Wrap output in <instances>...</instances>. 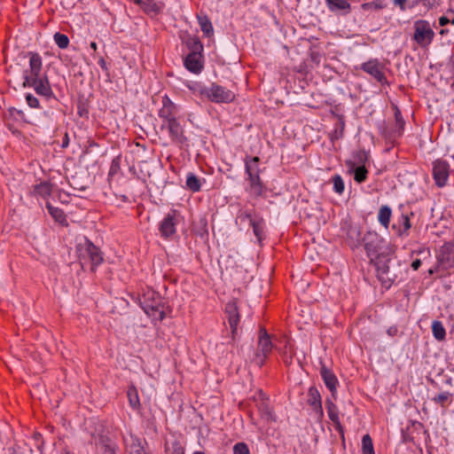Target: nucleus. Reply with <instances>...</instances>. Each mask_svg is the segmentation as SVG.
Masks as SVG:
<instances>
[{
    "label": "nucleus",
    "instance_id": "obj_42",
    "mask_svg": "<svg viewBox=\"0 0 454 454\" xmlns=\"http://www.w3.org/2000/svg\"><path fill=\"white\" fill-rule=\"evenodd\" d=\"M414 4L421 5L426 11H431L441 5V0H415Z\"/></svg>",
    "mask_w": 454,
    "mask_h": 454
},
{
    "label": "nucleus",
    "instance_id": "obj_35",
    "mask_svg": "<svg viewBox=\"0 0 454 454\" xmlns=\"http://www.w3.org/2000/svg\"><path fill=\"white\" fill-rule=\"evenodd\" d=\"M46 207L49 214L54 218L56 222L62 224L67 223L66 215L62 209L53 207L50 202L46 203Z\"/></svg>",
    "mask_w": 454,
    "mask_h": 454
},
{
    "label": "nucleus",
    "instance_id": "obj_36",
    "mask_svg": "<svg viewBox=\"0 0 454 454\" xmlns=\"http://www.w3.org/2000/svg\"><path fill=\"white\" fill-rule=\"evenodd\" d=\"M33 193L42 198H46L51 193V184L49 182H42L34 186Z\"/></svg>",
    "mask_w": 454,
    "mask_h": 454
},
{
    "label": "nucleus",
    "instance_id": "obj_8",
    "mask_svg": "<svg viewBox=\"0 0 454 454\" xmlns=\"http://www.w3.org/2000/svg\"><path fill=\"white\" fill-rule=\"evenodd\" d=\"M400 214L395 217L392 224V230L398 237H408L412 224L411 217L414 216V213L408 207H399Z\"/></svg>",
    "mask_w": 454,
    "mask_h": 454
},
{
    "label": "nucleus",
    "instance_id": "obj_18",
    "mask_svg": "<svg viewBox=\"0 0 454 454\" xmlns=\"http://www.w3.org/2000/svg\"><path fill=\"white\" fill-rule=\"evenodd\" d=\"M437 261L440 265L445 268L451 267L454 263V243L447 242L441 247L437 254Z\"/></svg>",
    "mask_w": 454,
    "mask_h": 454
},
{
    "label": "nucleus",
    "instance_id": "obj_40",
    "mask_svg": "<svg viewBox=\"0 0 454 454\" xmlns=\"http://www.w3.org/2000/svg\"><path fill=\"white\" fill-rule=\"evenodd\" d=\"M326 2L331 11H343L350 7L347 0H326Z\"/></svg>",
    "mask_w": 454,
    "mask_h": 454
},
{
    "label": "nucleus",
    "instance_id": "obj_39",
    "mask_svg": "<svg viewBox=\"0 0 454 454\" xmlns=\"http://www.w3.org/2000/svg\"><path fill=\"white\" fill-rule=\"evenodd\" d=\"M345 129V121L343 116L339 117V121L335 124L334 130L331 133L330 138L332 141L338 140L343 137Z\"/></svg>",
    "mask_w": 454,
    "mask_h": 454
},
{
    "label": "nucleus",
    "instance_id": "obj_34",
    "mask_svg": "<svg viewBox=\"0 0 454 454\" xmlns=\"http://www.w3.org/2000/svg\"><path fill=\"white\" fill-rule=\"evenodd\" d=\"M165 451L167 454H184V448L178 440L174 439L166 442Z\"/></svg>",
    "mask_w": 454,
    "mask_h": 454
},
{
    "label": "nucleus",
    "instance_id": "obj_41",
    "mask_svg": "<svg viewBox=\"0 0 454 454\" xmlns=\"http://www.w3.org/2000/svg\"><path fill=\"white\" fill-rule=\"evenodd\" d=\"M362 453L375 454L372 440L369 434H364L362 438Z\"/></svg>",
    "mask_w": 454,
    "mask_h": 454
},
{
    "label": "nucleus",
    "instance_id": "obj_43",
    "mask_svg": "<svg viewBox=\"0 0 454 454\" xmlns=\"http://www.w3.org/2000/svg\"><path fill=\"white\" fill-rule=\"evenodd\" d=\"M387 6L386 0H373L369 3H364L362 4V9L364 11L367 10H381Z\"/></svg>",
    "mask_w": 454,
    "mask_h": 454
},
{
    "label": "nucleus",
    "instance_id": "obj_22",
    "mask_svg": "<svg viewBox=\"0 0 454 454\" xmlns=\"http://www.w3.org/2000/svg\"><path fill=\"white\" fill-rule=\"evenodd\" d=\"M202 58V54H188L184 59V65L188 71L200 74L203 69Z\"/></svg>",
    "mask_w": 454,
    "mask_h": 454
},
{
    "label": "nucleus",
    "instance_id": "obj_57",
    "mask_svg": "<svg viewBox=\"0 0 454 454\" xmlns=\"http://www.w3.org/2000/svg\"><path fill=\"white\" fill-rule=\"evenodd\" d=\"M397 328L395 326H391L387 329V333L389 336H395L397 334Z\"/></svg>",
    "mask_w": 454,
    "mask_h": 454
},
{
    "label": "nucleus",
    "instance_id": "obj_13",
    "mask_svg": "<svg viewBox=\"0 0 454 454\" xmlns=\"http://www.w3.org/2000/svg\"><path fill=\"white\" fill-rule=\"evenodd\" d=\"M307 403L312 408L317 420L321 422L324 419L322 398L318 389L315 386H311L308 390Z\"/></svg>",
    "mask_w": 454,
    "mask_h": 454
},
{
    "label": "nucleus",
    "instance_id": "obj_21",
    "mask_svg": "<svg viewBox=\"0 0 454 454\" xmlns=\"http://www.w3.org/2000/svg\"><path fill=\"white\" fill-rule=\"evenodd\" d=\"M176 210L168 213L160 224V231L162 237L168 238L176 232Z\"/></svg>",
    "mask_w": 454,
    "mask_h": 454
},
{
    "label": "nucleus",
    "instance_id": "obj_59",
    "mask_svg": "<svg viewBox=\"0 0 454 454\" xmlns=\"http://www.w3.org/2000/svg\"><path fill=\"white\" fill-rule=\"evenodd\" d=\"M68 144H69V138H68V136L67 134L65 135L63 140H62V147L63 148H66L68 146Z\"/></svg>",
    "mask_w": 454,
    "mask_h": 454
},
{
    "label": "nucleus",
    "instance_id": "obj_27",
    "mask_svg": "<svg viewBox=\"0 0 454 454\" xmlns=\"http://www.w3.org/2000/svg\"><path fill=\"white\" fill-rule=\"evenodd\" d=\"M260 395L262 396V399L257 403V408L262 418L268 421L275 420L272 410L270 406L269 399L265 398L262 392L260 393Z\"/></svg>",
    "mask_w": 454,
    "mask_h": 454
},
{
    "label": "nucleus",
    "instance_id": "obj_28",
    "mask_svg": "<svg viewBox=\"0 0 454 454\" xmlns=\"http://www.w3.org/2000/svg\"><path fill=\"white\" fill-rule=\"evenodd\" d=\"M146 13L157 14L160 11V5L155 0H135Z\"/></svg>",
    "mask_w": 454,
    "mask_h": 454
},
{
    "label": "nucleus",
    "instance_id": "obj_31",
    "mask_svg": "<svg viewBox=\"0 0 454 454\" xmlns=\"http://www.w3.org/2000/svg\"><path fill=\"white\" fill-rule=\"evenodd\" d=\"M392 215L391 207L387 205H383L380 207L378 213V220L380 223L384 226L386 229L388 228L390 223V219Z\"/></svg>",
    "mask_w": 454,
    "mask_h": 454
},
{
    "label": "nucleus",
    "instance_id": "obj_47",
    "mask_svg": "<svg viewBox=\"0 0 454 454\" xmlns=\"http://www.w3.org/2000/svg\"><path fill=\"white\" fill-rule=\"evenodd\" d=\"M356 164H359V166H364L365 162L368 160V153L364 150L357 151L355 155Z\"/></svg>",
    "mask_w": 454,
    "mask_h": 454
},
{
    "label": "nucleus",
    "instance_id": "obj_10",
    "mask_svg": "<svg viewBox=\"0 0 454 454\" xmlns=\"http://www.w3.org/2000/svg\"><path fill=\"white\" fill-rule=\"evenodd\" d=\"M432 174L436 186L443 187L446 185L450 176V164L447 160L437 159L432 163Z\"/></svg>",
    "mask_w": 454,
    "mask_h": 454
},
{
    "label": "nucleus",
    "instance_id": "obj_15",
    "mask_svg": "<svg viewBox=\"0 0 454 454\" xmlns=\"http://www.w3.org/2000/svg\"><path fill=\"white\" fill-rule=\"evenodd\" d=\"M320 375L325 387L329 389L332 394V397L336 399L337 394V386L339 385V380L333 371L326 367L325 364H321L320 368Z\"/></svg>",
    "mask_w": 454,
    "mask_h": 454
},
{
    "label": "nucleus",
    "instance_id": "obj_30",
    "mask_svg": "<svg viewBox=\"0 0 454 454\" xmlns=\"http://www.w3.org/2000/svg\"><path fill=\"white\" fill-rule=\"evenodd\" d=\"M186 46L189 49V54H202L203 44L197 36H188L185 41Z\"/></svg>",
    "mask_w": 454,
    "mask_h": 454
},
{
    "label": "nucleus",
    "instance_id": "obj_24",
    "mask_svg": "<svg viewBox=\"0 0 454 454\" xmlns=\"http://www.w3.org/2000/svg\"><path fill=\"white\" fill-rule=\"evenodd\" d=\"M347 242L352 248H357L363 244L361 229L358 225H349L347 231Z\"/></svg>",
    "mask_w": 454,
    "mask_h": 454
},
{
    "label": "nucleus",
    "instance_id": "obj_11",
    "mask_svg": "<svg viewBox=\"0 0 454 454\" xmlns=\"http://www.w3.org/2000/svg\"><path fill=\"white\" fill-rule=\"evenodd\" d=\"M162 129L167 128L168 130L169 137L171 140L181 145H187V137L184 134V129L177 119H171L168 122H163Z\"/></svg>",
    "mask_w": 454,
    "mask_h": 454
},
{
    "label": "nucleus",
    "instance_id": "obj_44",
    "mask_svg": "<svg viewBox=\"0 0 454 454\" xmlns=\"http://www.w3.org/2000/svg\"><path fill=\"white\" fill-rule=\"evenodd\" d=\"M55 43L60 49H67L69 44V38L67 35L57 32L53 35Z\"/></svg>",
    "mask_w": 454,
    "mask_h": 454
},
{
    "label": "nucleus",
    "instance_id": "obj_25",
    "mask_svg": "<svg viewBox=\"0 0 454 454\" xmlns=\"http://www.w3.org/2000/svg\"><path fill=\"white\" fill-rule=\"evenodd\" d=\"M346 165L348 167V172L353 174L354 180L357 184H362L367 179L368 170L365 166H356V162L352 160H347Z\"/></svg>",
    "mask_w": 454,
    "mask_h": 454
},
{
    "label": "nucleus",
    "instance_id": "obj_61",
    "mask_svg": "<svg viewBox=\"0 0 454 454\" xmlns=\"http://www.w3.org/2000/svg\"><path fill=\"white\" fill-rule=\"evenodd\" d=\"M451 71L453 72L454 74V56L451 58Z\"/></svg>",
    "mask_w": 454,
    "mask_h": 454
},
{
    "label": "nucleus",
    "instance_id": "obj_46",
    "mask_svg": "<svg viewBox=\"0 0 454 454\" xmlns=\"http://www.w3.org/2000/svg\"><path fill=\"white\" fill-rule=\"evenodd\" d=\"M332 181L333 184V191L338 194H341L345 188L342 177L340 175H334Z\"/></svg>",
    "mask_w": 454,
    "mask_h": 454
},
{
    "label": "nucleus",
    "instance_id": "obj_2",
    "mask_svg": "<svg viewBox=\"0 0 454 454\" xmlns=\"http://www.w3.org/2000/svg\"><path fill=\"white\" fill-rule=\"evenodd\" d=\"M76 253L82 267L90 264L91 271H95L96 268L104 262L100 248L87 238L76 246Z\"/></svg>",
    "mask_w": 454,
    "mask_h": 454
},
{
    "label": "nucleus",
    "instance_id": "obj_4",
    "mask_svg": "<svg viewBox=\"0 0 454 454\" xmlns=\"http://www.w3.org/2000/svg\"><path fill=\"white\" fill-rule=\"evenodd\" d=\"M164 304L161 296L153 291L145 293L140 301L141 308L145 313L158 321H162L166 317Z\"/></svg>",
    "mask_w": 454,
    "mask_h": 454
},
{
    "label": "nucleus",
    "instance_id": "obj_3",
    "mask_svg": "<svg viewBox=\"0 0 454 454\" xmlns=\"http://www.w3.org/2000/svg\"><path fill=\"white\" fill-rule=\"evenodd\" d=\"M363 245L372 262L383 260L382 255L387 249V245L386 240L376 231H367L363 237Z\"/></svg>",
    "mask_w": 454,
    "mask_h": 454
},
{
    "label": "nucleus",
    "instance_id": "obj_29",
    "mask_svg": "<svg viewBox=\"0 0 454 454\" xmlns=\"http://www.w3.org/2000/svg\"><path fill=\"white\" fill-rule=\"evenodd\" d=\"M197 18L199 25L204 35H206L207 37L212 36L214 34V28L209 18L205 14H200L197 16Z\"/></svg>",
    "mask_w": 454,
    "mask_h": 454
},
{
    "label": "nucleus",
    "instance_id": "obj_5",
    "mask_svg": "<svg viewBox=\"0 0 454 454\" xmlns=\"http://www.w3.org/2000/svg\"><path fill=\"white\" fill-rule=\"evenodd\" d=\"M237 220L241 223L248 222L253 232L261 244L265 238V221L263 217L253 209H240L238 213Z\"/></svg>",
    "mask_w": 454,
    "mask_h": 454
},
{
    "label": "nucleus",
    "instance_id": "obj_9",
    "mask_svg": "<svg viewBox=\"0 0 454 454\" xmlns=\"http://www.w3.org/2000/svg\"><path fill=\"white\" fill-rule=\"evenodd\" d=\"M434 37V32L427 20H419L414 22L413 40L421 47L429 45Z\"/></svg>",
    "mask_w": 454,
    "mask_h": 454
},
{
    "label": "nucleus",
    "instance_id": "obj_51",
    "mask_svg": "<svg viewBox=\"0 0 454 454\" xmlns=\"http://www.w3.org/2000/svg\"><path fill=\"white\" fill-rule=\"evenodd\" d=\"M26 101H27V104L31 108H40V102H39L38 98L36 97H35L33 94L27 93L26 94Z\"/></svg>",
    "mask_w": 454,
    "mask_h": 454
},
{
    "label": "nucleus",
    "instance_id": "obj_19",
    "mask_svg": "<svg viewBox=\"0 0 454 454\" xmlns=\"http://www.w3.org/2000/svg\"><path fill=\"white\" fill-rule=\"evenodd\" d=\"M98 454H117V446L105 434H98L95 439Z\"/></svg>",
    "mask_w": 454,
    "mask_h": 454
},
{
    "label": "nucleus",
    "instance_id": "obj_37",
    "mask_svg": "<svg viewBox=\"0 0 454 454\" xmlns=\"http://www.w3.org/2000/svg\"><path fill=\"white\" fill-rule=\"evenodd\" d=\"M432 333L435 340L442 341L446 337L445 328L441 321H434L432 324Z\"/></svg>",
    "mask_w": 454,
    "mask_h": 454
},
{
    "label": "nucleus",
    "instance_id": "obj_20",
    "mask_svg": "<svg viewBox=\"0 0 454 454\" xmlns=\"http://www.w3.org/2000/svg\"><path fill=\"white\" fill-rule=\"evenodd\" d=\"M177 112L176 106L171 99L165 96L162 98V107L159 111V116L163 120V122H168L171 119H176V114Z\"/></svg>",
    "mask_w": 454,
    "mask_h": 454
},
{
    "label": "nucleus",
    "instance_id": "obj_64",
    "mask_svg": "<svg viewBox=\"0 0 454 454\" xmlns=\"http://www.w3.org/2000/svg\"><path fill=\"white\" fill-rule=\"evenodd\" d=\"M193 454H205V453L202 451H195Z\"/></svg>",
    "mask_w": 454,
    "mask_h": 454
},
{
    "label": "nucleus",
    "instance_id": "obj_49",
    "mask_svg": "<svg viewBox=\"0 0 454 454\" xmlns=\"http://www.w3.org/2000/svg\"><path fill=\"white\" fill-rule=\"evenodd\" d=\"M233 454H250L248 446L245 442H238L233 446Z\"/></svg>",
    "mask_w": 454,
    "mask_h": 454
},
{
    "label": "nucleus",
    "instance_id": "obj_33",
    "mask_svg": "<svg viewBox=\"0 0 454 454\" xmlns=\"http://www.w3.org/2000/svg\"><path fill=\"white\" fill-rule=\"evenodd\" d=\"M129 403L134 411H138L141 407L138 392L135 386H130L127 391Z\"/></svg>",
    "mask_w": 454,
    "mask_h": 454
},
{
    "label": "nucleus",
    "instance_id": "obj_52",
    "mask_svg": "<svg viewBox=\"0 0 454 454\" xmlns=\"http://www.w3.org/2000/svg\"><path fill=\"white\" fill-rule=\"evenodd\" d=\"M120 170V160L119 158H114L110 166L109 176L115 175Z\"/></svg>",
    "mask_w": 454,
    "mask_h": 454
},
{
    "label": "nucleus",
    "instance_id": "obj_14",
    "mask_svg": "<svg viewBox=\"0 0 454 454\" xmlns=\"http://www.w3.org/2000/svg\"><path fill=\"white\" fill-rule=\"evenodd\" d=\"M361 69L372 75L377 82L381 84L387 83V77L383 73V67L378 59H370L361 65Z\"/></svg>",
    "mask_w": 454,
    "mask_h": 454
},
{
    "label": "nucleus",
    "instance_id": "obj_6",
    "mask_svg": "<svg viewBox=\"0 0 454 454\" xmlns=\"http://www.w3.org/2000/svg\"><path fill=\"white\" fill-rule=\"evenodd\" d=\"M199 93L200 96L207 98L214 103H231L235 98V94L231 90L216 84L212 83L210 87L200 86Z\"/></svg>",
    "mask_w": 454,
    "mask_h": 454
},
{
    "label": "nucleus",
    "instance_id": "obj_53",
    "mask_svg": "<svg viewBox=\"0 0 454 454\" xmlns=\"http://www.w3.org/2000/svg\"><path fill=\"white\" fill-rule=\"evenodd\" d=\"M395 122L404 121V120L402 116L401 111L399 110V108L397 106L395 107Z\"/></svg>",
    "mask_w": 454,
    "mask_h": 454
},
{
    "label": "nucleus",
    "instance_id": "obj_23",
    "mask_svg": "<svg viewBox=\"0 0 454 454\" xmlns=\"http://www.w3.org/2000/svg\"><path fill=\"white\" fill-rule=\"evenodd\" d=\"M325 407L327 414L331 421L333 423L335 429L343 435V427L339 418V410L337 405L331 398L325 399Z\"/></svg>",
    "mask_w": 454,
    "mask_h": 454
},
{
    "label": "nucleus",
    "instance_id": "obj_1",
    "mask_svg": "<svg viewBox=\"0 0 454 454\" xmlns=\"http://www.w3.org/2000/svg\"><path fill=\"white\" fill-rule=\"evenodd\" d=\"M28 58V67L23 71L24 88H33L35 92L43 97L46 100L58 102L45 72H43V59L38 52H27Z\"/></svg>",
    "mask_w": 454,
    "mask_h": 454
},
{
    "label": "nucleus",
    "instance_id": "obj_50",
    "mask_svg": "<svg viewBox=\"0 0 454 454\" xmlns=\"http://www.w3.org/2000/svg\"><path fill=\"white\" fill-rule=\"evenodd\" d=\"M69 185L74 190L84 192L87 189V185L81 184L76 176H72L71 179L68 181Z\"/></svg>",
    "mask_w": 454,
    "mask_h": 454
},
{
    "label": "nucleus",
    "instance_id": "obj_16",
    "mask_svg": "<svg viewBox=\"0 0 454 454\" xmlns=\"http://www.w3.org/2000/svg\"><path fill=\"white\" fill-rule=\"evenodd\" d=\"M249 186L246 189L253 198L263 197L266 194L267 187L262 183L260 175L247 176Z\"/></svg>",
    "mask_w": 454,
    "mask_h": 454
},
{
    "label": "nucleus",
    "instance_id": "obj_62",
    "mask_svg": "<svg viewBox=\"0 0 454 454\" xmlns=\"http://www.w3.org/2000/svg\"><path fill=\"white\" fill-rule=\"evenodd\" d=\"M121 200H122V201H127V200H128V198H127V196H126V195H122V196H121Z\"/></svg>",
    "mask_w": 454,
    "mask_h": 454
},
{
    "label": "nucleus",
    "instance_id": "obj_55",
    "mask_svg": "<svg viewBox=\"0 0 454 454\" xmlns=\"http://www.w3.org/2000/svg\"><path fill=\"white\" fill-rule=\"evenodd\" d=\"M411 266L413 270H418L421 266V261L419 259H416L411 262Z\"/></svg>",
    "mask_w": 454,
    "mask_h": 454
},
{
    "label": "nucleus",
    "instance_id": "obj_48",
    "mask_svg": "<svg viewBox=\"0 0 454 454\" xmlns=\"http://www.w3.org/2000/svg\"><path fill=\"white\" fill-rule=\"evenodd\" d=\"M130 454H150L139 441L133 442L130 446Z\"/></svg>",
    "mask_w": 454,
    "mask_h": 454
},
{
    "label": "nucleus",
    "instance_id": "obj_54",
    "mask_svg": "<svg viewBox=\"0 0 454 454\" xmlns=\"http://www.w3.org/2000/svg\"><path fill=\"white\" fill-rule=\"evenodd\" d=\"M407 0H394V4L400 7L402 11L405 10V3Z\"/></svg>",
    "mask_w": 454,
    "mask_h": 454
},
{
    "label": "nucleus",
    "instance_id": "obj_38",
    "mask_svg": "<svg viewBox=\"0 0 454 454\" xmlns=\"http://www.w3.org/2000/svg\"><path fill=\"white\" fill-rule=\"evenodd\" d=\"M186 187L193 192L200 191V179L193 173H188L186 177Z\"/></svg>",
    "mask_w": 454,
    "mask_h": 454
},
{
    "label": "nucleus",
    "instance_id": "obj_56",
    "mask_svg": "<svg viewBox=\"0 0 454 454\" xmlns=\"http://www.w3.org/2000/svg\"><path fill=\"white\" fill-rule=\"evenodd\" d=\"M449 23H450V20L445 16H442L439 19V24L442 27H444V26L448 25Z\"/></svg>",
    "mask_w": 454,
    "mask_h": 454
},
{
    "label": "nucleus",
    "instance_id": "obj_7",
    "mask_svg": "<svg viewBox=\"0 0 454 454\" xmlns=\"http://www.w3.org/2000/svg\"><path fill=\"white\" fill-rule=\"evenodd\" d=\"M272 348L273 344L270 334L267 333L265 328L261 327L259 330L257 349L253 360L254 363L259 367H262L271 353Z\"/></svg>",
    "mask_w": 454,
    "mask_h": 454
},
{
    "label": "nucleus",
    "instance_id": "obj_60",
    "mask_svg": "<svg viewBox=\"0 0 454 454\" xmlns=\"http://www.w3.org/2000/svg\"><path fill=\"white\" fill-rule=\"evenodd\" d=\"M90 47L94 51H97V49H98L97 43H96L95 42H91V43H90Z\"/></svg>",
    "mask_w": 454,
    "mask_h": 454
},
{
    "label": "nucleus",
    "instance_id": "obj_32",
    "mask_svg": "<svg viewBox=\"0 0 454 454\" xmlns=\"http://www.w3.org/2000/svg\"><path fill=\"white\" fill-rule=\"evenodd\" d=\"M453 394L449 391L441 392L431 398V401L442 408H447L451 402Z\"/></svg>",
    "mask_w": 454,
    "mask_h": 454
},
{
    "label": "nucleus",
    "instance_id": "obj_58",
    "mask_svg": "<svg viewBox=\"0 0 454 454\" xmlns=\"http://www.w3.org/2000/svg\"><path fill=\"white\" fill-rule=\"evenodd\" d=\"M98 65L100 66V67L104 70H107V66H106V60L104 59V58H100L99 60H98Z\"/></svg>",
    "mask_w": 454,
    "mask_h": 454
},
{
    "label": "nucleus",
    "instance_id": "obj_17",
    "mask_svg": "<svg viewBox=\"0 0 454 454\" xmlns=\"http://www.w3.org/2000/svg\"><path fill=\"white\" fill-rule=\"evenodd\" d=\"M225 313L227 315V319L231 330V333L232 335H235L240 319L237 301L235 300L230 301L225 305Z\"/></svg>",
    "mask_w": 454,
    "mask_h": 454
},
{
    "label": "nucleus",
    "instance_id": "obj_12",
    "mask_svg": "<svg viewBox=\"0 0 454 454\" xmlns=\"http://www.w3.org/2000/svg\"><path fill=\"white\" fill-rule=\"evenodd\" d=\"M388 262L389 260H381L374 262L378 278L386 288H389L397 278L395 273L390 272Z\"/></svg>",
    "mask_w": 454,
    "mask_h": 454
},
{
    "label": "nucleus",
    "instance_id": "obj_45",
    "mask_svg": "<svg viewBox=\"0 0 454 454\" xmlns=\"http://www.w3.org/2000/svg\"><path fill=\"white\" fill-rule=\"evenodd\" d=\"M405 121L395 122V129L390 135L383 134L385 137L388 139H395L396 137H400L404 130Z\"/></svg>",
    "mask_w": 454,
    "mask_h": 454
},
{
    "label": "nucleus",
    "instance_id": "obj_63",
    "mask_svg": "<svg viewBox=\"0 0 454 454\" xmlns=\"http://www.w3.org/2000/svg\"><path fill=\"white\" fill-rule=\"evenodd\" d=\"M17 114H18L19 115H20V116L24 114H23V112H22V111H20V110L17 111Z\"/></svg>",
    "mask_w": 454,
    "mask_h": 454
},
{
    "label": "nucleus",
    "instance_id": "obj_26",
    "mask_svg": "<svg viewBox=\"0 0 454 454\" xmlns=\"http://www.w3.org/2000/svg\"><path fill=\"white\" fill-rule=\"evenodd\" d=\"M260 158L258 156H247L245 159V171L247 176L260 175L262 170L259 167Z\"/></svg>",
    "mask_w": 454,
    "mask_h": 454
}]
</instances>
